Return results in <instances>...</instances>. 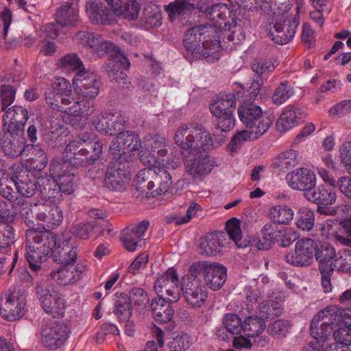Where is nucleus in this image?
Returning <instances> with one entry per match:
<instances>
[{"label":"nucleus","instance_id":"nucleus-1","mask_svg":"<svg viewBox=\"0 0 351 351\" xmlns=\"http://www.w3.org/2000/svg\"><path fill=\"white\" fill-rule=\"evenodd\" d=\"M347 308L337 305L326 306L314 316V323L319 320L324 332L322 337L330 339L333 332L336 343L330 344L329 351H347L346 347L351 345V317L347 314ZM348 314H350L348 313Z\"/></svg>","mask_w":351,"mask_h":351},{"label":"nucleus","instance_id":"nucleus-2","mask_svg":"<svg viewBox=\"0 0 351 351\" xmlns=\"http://www.w3.org/2000/svg\"><path fill=\"white\" fill-rule=\"evenodd\" d=\"M75 86V97L73 104L68 106L66 113L76 117H87L95 110V98L98 95L101 82L98 75L89 73L85 69L79 70L73 79Z\"/></svg>","mask_w":351,"mask_h":351},{"label":"nucleus","instance_id":"nucleus-3","mask_svg":"<svg viewBox=\"0 0 351 351\" xmlns=\"http://www.w3.org/2000/svg\"><path fill=\"white\" fill-rule=\"evenodd\" d=\"M57 245V236L51 231L26 230L25 257L29 268L35 273L40 269V263L51 256Z\"/></svg>","mask_w":351,"mask_h":351},{"label":"nucleus","instance_id":"nucleus-4","mask_svg":"<svg viewBox=\"0 0 351 351\" xmlns=\"http://www.w3.org/2000/svg\"><path fill=\"white\" fill-rule=\"evenodd\" d=\"M40 304L44 311L53 317H62L65 313L66 302L64 296L53 284L40 282L36 287Z\"/></svg>","mask_w":351,"mask_h":351},{"label":"nucleus","instance_id":"nucleus-5","mask_svg":"<svg viewBox=\"0 0 351 351\" xmlns=\"http://www.w3.org/2000/svg\"><path fill=\"white\" fill-rule=\"evenodd\" d=\"M72 89L70 82L64 77H58L51 88L45 93L47 104L53 110L66 113L68 107L73 104Z\"/></svg>","mask_w":351,"mask_h":351},{"label":"nucleus","instance_id":"nucleus-6","mask_svg":"<svg viewBox=\"0 0 351 351\" xmlns=\"http://www.w3.org/2000/svg\"><path fill=\"white\" fill-rule=\"evenodd\" d=\"M183 158L186 171L195 179L204 178L218 167L214 156L198 149L192 155Z\"/></svg>","mask_w":351,"mask_h":351},{"label":"nucleus","instance_id":"nucleus-7","mask_svg":"<svg viewBox=\"0 0 351 351\" xmlns=\"http://www.w3.org/2000/svg\"><path fill=\"white\" fill-rule=\"evenodd\" d=\"M26 301L19 292L8 291L0 298V315L10 322L19 319L27 311Z\"/></svg>","mask_w":351,"mask_h":351},{"label":"nucleus","instance_id":"nucleus-8","mask_svg":"<svg viewBox=\"0 0 351 351\" xmlns=\"http://www.w3.org/2000/svg\"><path fill=\"white\" fill-rule=\"evenodd\" d=\"M24 131L2 128L0 131V145L5 156L15 158L29 152V145H26Z\"/></svg>","mask_w":351,"mask_h":351},{"label":"nucleus","instance_id":"nucleus-9","mask_svg":"<svg viewBox=\"0 0 351 351\" xmlns=\"http://www.w3.org/2000/svg\"><path fill=\"white\" fill-rule=\"evenodd\" d=\"M154 288L158 297L170 302H177L180 298V287L178 272L173 267L169 268L154 282Z\"/></svg>","mask_w":351,"mask_h":351},{"label":"nucleus","instance_id":"nucleus-10","mask_svg":"<svg viewBox=\"0 0 351 351\" xmlns=\"http://www.w3.org/2000/svg\"><path fill=\"white\" fill-rule=\"evenodd\" d=\"M41 341L49 350H57L62 346L69 336L68 327L60 322H52L42 326Z\"/></svg>","mask_w":351,"mask_h":351},{"label":"nucleus","instance_id":"nucleus-11","mask_svg":"<svg viewBox=\"0 0 351 351\" xmlns=\"http://www.w3.org/2000/svg\"><path fill=\"white\" fill-rule=\"evenodd\" d=\"M198 127L197 123L184 124L176 130L174 141L180 148L182 157L192 155L198 149V143L195 140Z\"/></svg>","mask_w":351,"mask_h":351},{"label":"nucleus","instance_id":"nucleus-12","mask_svg":"<svg viewBox=\"0 0 351 351\" xmlns=\"http://www.w3.org/2000/svg\"><path fill=\"white\" fill-rule=\"evenodd\" d=\"M86 269V265L80 261L75 264L61 265L50 273L51 278L59 285H75L81 279Z\"/></svg>","mask_w":351,"mask_h":351},{"label":"nucleus","instance_id":"nucleus-13","mask_svg":"<svg viewBox=\"0 0 351 351\" xmlns=\"http://www.w3.org/2000/svg\"><path fill=\"white\" fill-rule=\"evenodd\" d=\"M240 120L250 129H255L265 119L270 121L268 129L271 125L274 117L272 114H263L262 108L253 102H243L238 108Z\"/></svg>","mask_w":351,"mask_h":351},{"label":"nucleus","instance_id":"nucleus-14","mask_svg":"<svg viewBox=\"0 0 351 351\" xmlns=\"http://www.w3.org/2000/svg\"><path fill=\"white\" fill-rule=\"evenodd\" d=\"M316 241L311 239H302L297 241L295 251L285 255L286 261L292 265L304 267L313 261Z\"/></svg>","mask_w":351,"mask_h":351},{"label":"nucleus","instance_id":"nucleus-15","mask_svg":"<svg viewBox=\"0 0 351 351\" xmlns=\"http://www.w3.org/2000/svg\"><path fill=\"white\" fill-rule=\"evenodd\" d=\"M75 39L82 45L88 47L99 57L114 53L117 47L111 42L106 41L100 35L90 32H79L75 34Z\"/></svg>","mask_w":351,"mask_h":351},{"label":"nucleus","instance_id":"nucleus-16","mask_svg":"<svg viewBox=\"0 0 351 351\" xmlns=\"http://www.w3.org/2000/svg\"><path fill=\"white\" fill-rule=\"evenodd\" d=\"M300 24V16L296 14L291 19L285 20L283 23L276 22L270 27L269 37L278 45H285L294 37Z\"/></svg>","mask_w":351,"mask_h":351},{"label":"nucleus","instance_id":"nucleus-17","mask_svg":"<svg viewBox=\"0 0 351 351\" xmlns=\"http://www.w3.org/2000/svg\"><path fill=\"white\" fill-rule=\"evenodd\" d=\"M195 27L199 34V38H202L204 46L208 49L213 59H218L217 53L220 47L219 36L223 32V28L214 23L199 25Z\"/></svg>","mask_w":351,"mask_h":351},{"label":"nucleus","instance_id":"nucleus-18","mask_svg":"<svg viewBox=\"0 0 351 351\" xmlns=\"http://www.w3.org/2000/svg\"><path fill=\"white\" fill-rule=\"evenodd\" d=\"M182 290L186 303L192 308H199L207 300V288L201 280L182 283Z\"/></svg>","mask_w":351,"mask_h":351},{"label":"nucleus","instance_id":"nucleus-19","mask_svg":"<svg viewBox=\"0 0 351 351\" xmlns=\"http://www.w3.org/2000/svg\"><path fill=\"white\" fill-rule=\"evenodd\" d=\"M289 186L293 189L304 191L306 197L307 192H310L315 186V176L306 168H300L295 171L289 173L286 176Z\"/></svg>","mask_w":351,"mask_h":351},{"label":"nucleus","instance_id":"nucleus-20","mask_svg":"<svg viewBox=\"0 0 351 351\" xmlns=\"http://www.w3.org/2000/svg\"><path fill=\"white\" fill-rule=\"evenodd\" d=\"M183 45L186 51L191 53L194 58H204L208 62L213 60L208 49L204 46L202 38H199V34L195 27L185 32Z\"/></svg>","mask_w":351,"mask_h":351},{"label":"nucleus","instance_id":"nucleus-21","mask_svg":"<svg viewBox=\"0 0 351 351\" xmlns=\"http://www.w3.org/2000/svg\"><path fill=\"white\" fill-rule=\"evenodd\" d=\"M86 148H90V150L93 152L102 153L103 143L99 140L93 141L90 139L87 133H82L66 145L64 150L65 158L69 160L72 156L80 153Z\"/></svg>","mask_w":351,"mask_h":351},{"label":"nucleus","instance_id":"nucleus-22","mask_svg":"<svg viewBox=\"0 0 351 351\" xmlns=\"http://www.w3.org/2000/svg\"><path fill=\"white\" fill-rule=\"evenodd\" d=\"M28 119L27 110L20 106H14L5 110L3 117L2 128L16 131H25Z\"/></svg>","mask_w":351,"mask_h":351},{"label":"nucleus","instance_id":"nucleus-23","mask_svg":"<svg viewBox=\"0 0 351 351\" xmlns=\"http://www.w3.org/2000/svg\"><path fill=\"white\" fill-rule=\"evenodd\" d=\"M269 123L270 121L265 119L261 125L251 131L241 130L235 134L227 146L228 151L232 154L235 153L245 142L258 138L268 130Z\"/></svg>","mask_w":351,"mask_h":351},{"label":"nucleus","instance_id":"nucleus-24","mask_svg":"<svg viewBox=\"0 0 351 351\" xmlns=\"http://www.w3.org/2000/svg\"><path fill=\"white\" fill-rule=\"evenodd\" d=\"M105 0H99L92 3L89 8V17L93 23L101 25H110L116 21V16L113 8H107Z\"/></svg>","mask_w":351,"mask_h":351},{"label":"nucleus","instance_id":"nucleus-25","mask_svg":"<svg viewBox=\"0 0 351 351\" xmlns=\"http://www.w3.org/2000/svg\"><path fill=\"white\" fill-rule=\"evenodd\" d=\"M204 277L206 285L211 289H220L227 279L226 268L217 263H210L206 266Z\"/></svg>","mask_w":351,"mask_h":351},{"label":"nucleus","instance_id":"nucleus-26","mask_svg":"<svg viewBox=\"0 0 351 351\" xmlns=\"http://www.w3.org/2000/svg\"><path fill=\"white\" fill-rule=\"evenodd\" d=\"M202 12L206 14L213 23L217 24V26L219 25V27H223L226 30L228 23L231 21V18L235 17L227 5L221 3L208 6Z\"/></svg>","mask_w":351,"mask_h":351},{"label":"nucleus","instance_id":"nucleus-27","mask_svg":"<svg viewBox=\"0 0 351 351\" xmlns=\"http://www.w3.org/2000/svg\"><path fill=\"white\" fill-rule=\"evenodd\" d=\"M154 177H156L154 169L145 168L138 172L134 180L135 190L138 192L136 197H149V193L154 187Z\"/></svg>","mask_w":351,"mask_h":351},{"label":"nucleus","instance_id":"nucleus-28","mask_svg":"<svg viewBox=\"0 0 351 351\" xmlns=\"http://www.w3.org/2000/svg\"><path fill=\"white\" fill-rule=\"evenodd\" d=\"M226 244V235L223 232L207 234L199 244L200 253L205 256H213L220 252Z\"/></svg>","mask_w":351,"mask_h":351},{"label":"nucleus","instance_id":"nucleus-29","mask_svg":"<svg viewBox=\"0 0 351 351\" xmlns=\"http://www.w3.org/2000/svg\"><path fill=\"white\" fill-rule=\"evenodd\" d=\"M109 7H112L117 16H123L129 20L137 19L140 6L135 0H105Z\"/></svg>","mask_w":351,"mask_h":351},{"label":"nucleus","instance_id":"nucleus-30","mask_svg":"<svg viewBox=\"0 0 351 351\" xmlns=\"http://www.w3.org/2000/svg\"><path fill=\"white\" fill-rule=\"evenodd\" d=\"M174 302L162 297L153 299L151 308L155 321L158 323L169 322L174 314V308L171 306V303Z\"/></svg>","mask_w":351,"mask_h":351},{"label":"nucleus","instance_id":"nucleus-31","mask_svg":"<svg viewBox=\"0 0 351 351\" xmlns=\"http://www.w3.org/2000/svg\"><path fill=\"white\" fill-rule=\"evenodd\" d=\"M320 332H324V329L322 326L319 320H317L314 323V318L311 323V335L313 340L309 342L304 348V351H327L330 349V346L328 343V337H322Z\"/></svg>","mask_w":351,"mask_h":351},{"label":"nucleus","instance_id":"nucleus-32","mask_svg":"<svg viewBox=\"0 0 351 351\" xmlns=\"http://www.w3.org/2000/svg\"><path fill=\"white\" fill-rule=\"evenodd\" d=\"M69 239L66 241V243L63 246L60 243L57 248L53 250V261L60 263L62 265H73L78 262L77 261V247L69 245Z\"/></svg>","mask_w":351,"mask_h":351},{"label":"nucleus","instance_id":"nucleus-33","mask_svg":"<svg viewBox=\"0 0 351 351\" xmlns=\"http://www.w3.org/2000/svg\"><path fill=\"white\" fill-rule=\"evenodd\" d=\"M337 199H315L319 213L326 215H338L343 217L348 213L349 206L343 203H336Z\"/></svg>","mask_w":351,"mask_h":351},{"label":"nucleus","instance_id":"nucleus-34","mask_svg":"<svg viewBox=\"0 0 351 351\" xmlns=\"http://www.w3.org/2000/svg\"><path fill=\"white\" fill-rule=\"evenodd\" d=\"M75 169L72 167L69 160L65 158H53L49 166L50 176L56 182L68 177H75Z\"/></svg>","mask_w":351,"mask_h":351},{"label":"nucleus","instance_id":"nucleus-35","mask_svg":"<svg viewBox=\"0 0 351 351\" xmlns=\"http://www.w3.org/2000/svg\"><path fill=\"white\" fill-rule=\"evenodd\" d=\"M113 51L110 53L108 56L110 57L108 62L104 65V69L107 73L108 76L110 73H116L121 72V69L128 70L130 66V62L128 58L125 56L119 47H117Z\"/></svg>","mask_w":351,"mask_h":351},{"label":"nucleus","instance_id":"nucleus-36","mask_svg":"<svg viewBox=\"0 0 351 351\" xmlns=\"http://www.w3.org/2000/svg\"><path fill=\"white\" fill-rule=\"evenodd\" d=\"M115 297L113 313L120 322H129L132 315L130 298L124 293H117Z\"/></svg>","mask_w":351,"mask_h":351},{"label":"nucleus","instance_id":"nucleus-37","mask_svg":"<svg viewBox=\"0 0 351 351\" xmlns=\"http://www.w3.org/2000/svg\"><path fill=\"white\" fill-rule=\"evenodd\" d=\"M103 232L102 228L95 221L78 223L72 226L71 234L76 238L86 240L91 237H97Z\"/></svg>","mask_w":351,"mask_h":351},{"label":"nucleus","instance_id":"nucleus-38","mask_svg":"<svg viewBox=\"0 0 351 351\" xmlns=\"http://www.w3.org/2000/svg\"><path fill=\"white\" fill-rule=\"evenodd\" d=\"M56 22L62 27L74 25L78 20V12L71 3L59 8L55 14Z\"/></svg>","mask_w":351,"mask_h":351},{"label":"nucleus","instance_id":"nucleus-39","mask_svg":"<svg viewBox=\"0 0 351 351\" xmlns=\"http://www.w3.org/2000/svg\"><path fill=\"white\" fill-rule=\"evenodd\" d=\"M195 8V5L190 0H176L165 6L171 21H174L180 16L189 14Z\"/></svg>","mask_w":351,"mask_h":351},{"label":"nucleus","instance_id":"nucleus-40","mask_svg":"<svg viewBox=\"0 0 351 351\" xmlns=\"http://www.w3.org/2000/svg\"><path fill=\"white\" fill-rule=\"evenodd\" d=\"M4 83L0 87V97L1 110L5 111V109L11 105L16 96V88L19 84L14 80L8 77L3 80Z\"/></svg>","mask_w":351,"mask_h":351},{"label":"nucleus","instance_id":"nucleus-41","mask_svg":"<svg viewBox=\"0 0 351 351\" xmlns=\"http://www.w3.org/2000/svg\"><path fill=\"white\" fill-rule=\"evenodd\" d=\"M234 96L222 95L214 99L210 104V110L213 114H220L223 112H234L236 108V102Z\"/></svg>","mask_w":351,"mask_h":351},{"label":"nucleus","instance_id":"nucleus-42","mask_svg":"<svg viewBox=\"0 0 351 351\" xmlns=\"http://www.w3.org/2000/svg\"><path fill=\"white\" fill-rule=\"evenodd\" d=\"M201 210V206L198 204H191L187 209L186 215H182V212L179 213H171L165 216V222L167 224L175 223L176 226H180L189 223L191 219L197 216L198 211Z\"/></svg>","mask_w":351,"mask_h":351},{"label":"nucleus","instance_id":"nucleus-43","mask_svg":"<svg viewBox=\"0 0 351 351\" xmlns=\"http://www.w3.org/2000/svg\"><path fill=\"white\" fill-rule=\"evenodd\" d=\"M101 154L93 152L90 148H86L80 153L72 156L69 160L72 167L75 169L80 167H87L94 164L101 157Z\"/></svg>","mask_w":351,"mask_h":351},{"label":"nucleus","instance_id":"nucleus-44","mask_svg":"<svg viewBox=\"0 0 351 351\" xmlns=\"http://www.w3.org/2000/svg\"><path fill=\"white\" fill-rule=\"evenodd\" d=\"M265 326V322L263 317L248 316L243 324L242 333L248 337H254L262 333Z\"/></svg>","mask_w":351,"mask_h":351},{"label":"nucleus","instance_id":"nucleus-45","mask_svg":"<svg viewBox=\"0 0 351 351\" xmlns=\"http://www.w3.org/2000/svg\"><path fill=\"white\" fill-rule=\"evenodd\" d=\"M299 162L298 154L292 149L287 150L274 158L272 167L276 169H289L296 166Z\"/></svg>","mask_w":351,"mask_h":351},{"label":"nucleus","instance_id":"nucleus-46","mask_svg":"<svg viewBox=\"0 0 351 351\" xmlns=\"http://www.w3.org/2000/svg\"><path fill=\"white\" fill-rule=\"evenodd\" d=\"M277 230L270 223L265 224L261 230L256 246L260 250H269L276 241Z\"/></svg>","mask_w":351,"mask_h":351},{"label":"nucleus","instance_id":"nucleus-47","mask_svg":"<svg viewBox=\"0 0 351 351\" xmlns=\"http://www.w3.org/2000/svg\"><path fill=\"white\" fill-rule=\"evenodd\" d=\"M19 204V212L23 219L25 224L29 228L28 230H36L34 226V212L38 205L36 203H28L25 199H15Z\"/></svg>","mask_w":351,"mask_h":351},{"label":"nucleus","instance_id":"nucleus-48","mask_svg":"<svg viewBox=\"0 0 351 351\" xmlns=\"http://www.w3.org/2000/svg\"><path fill=\"white\" fill-rule=\"evenodd\" d=\"M19 212V204L14 199H6L0 201V222L12 223Z\"/></svg>","mask_w":351,"mask_h":351},{"label":"nucleus","instance_id":"nucleus-49","mask_svg":"<svg viewBox=\"0 0 351 351\" xmlns=\"http://www.w3.org/2000/svg\"><path fill=\"white\" fill-rule=\"evenodd\" d=\"M294 213L288 206H275L269 210V217L274 223L287 225L293 219Z\"/></svg>","mask_w":351,"mask_h":351},{"label":"nucleus","instance_id":"nucleus-50","mask_svg":"<svg viewBox=\"0 0 351 351\" xmlns=\"http://www.w3.org/2000/svg\"><path fill=\"white\" fill-rule=\"evenodd\" d=\"M133 165L134 160L131 155L114 156L108 168H114L115 172L128 178L130 176Z\"/></svg>","mask_w":351,"mask_h":351},{"label":"nucleus","instance_id":"nucleus-51","mask_svg":"<svg viewBox=\"0 0 351 351\" xmlns=\"http://www.w3.org/2000/svg\"><path fill=\"white\" fill-rule=\"evenodd\" d=\"M121 145L125 147L126 152L130 154L138 150L141 147V141L139 136L132 131H123L118 134Z\"/></svg>","mask_w":351,"mask_h":351},{"label":"nucleus","instance_id":"nucleus-52","mask_svg":"<svg viewBox=\"0 0 351 351\" xmlns=\"http://www.w3.org/2000/svg\"><path fill=\"white\" fill-rule=\"evenodd\" d=\"M128 178L115 172L114 168H108L105 174V184L112 191H121L124 189L125 180Z\"/></svg>","mask_w":351,"mask_h":351},{"label":"nucleus","instance_id":"nucleus-53","mask_svg":"<svg viewBox=\"0 0 351 351\" xmlns=\"http://www.w3.org/2000/svg\"><path fill=\"white\" fill-rule=\"evenodd\" d=\"M293 94V88L288 83V82H281L273 93L272 101L276 105L282 104Z\"/></svg>","mask_w":351,"mask_h":351},{"label":"nucleus","instance_id":"nucleus-54","mask_svg":"<svg viewBox=\"0 0 351 351\" xmlns=\"http://www.w3.org/2000/svg\"><path fill=\"white\" fill-rule=\"evenodd\" d=\"M47 203V209H45L48 213L47 225L49 228H55L58 227L62 221L63 215L60 207L55 204H51L50 199H41Z\"/></svg>","mask_w":351,"mask_h":351},{"label":"nucleus","instance_id":"nucleus-55","mask_svg":"<svg viewBox=\"0 0 351 351\" xmlns=\"http://www.w3.org/2000/svg\"><path fill=\"white\" fill-rule=\"evenodd\" d=\"M335 269L341 273H351V249H345L338 252L334 260Z\"/></svg>","mask_w":351,"mask_h":351},{"label":"nucleus","instance_id":"nucleus-56","mask_svg":"<svg viewBox=\"0 0 351 351\" xmlns=\"http://www.w3.org/2000/svg\"><path fill=\"white\" fill-rule=\"evenodd\" d=\"M251 68L252 71L257 74L256 77L264 79L267 78L270 73H271L274 69V64L269 60H254L251 64Z\"/></svg>","mask_w":351,"mask_h":351},{"label":"nucleus","instance_id":"nucleus-57","mask_svg":"<svg viewBox=\"0 0 351 351\" xmlns=\"http://www.w3.org/2000/svg\"><path fill=\"white\" fill-rule=\"evenodd\" d=\"M215 119V128L221 131L229 132L235 125V119L233 112H223L220 114H213Z\"/></svg>","mask_w":351,"mask_h":351},{"label":"nucleus","instance_id":"nucleus-58","mask_svg":"<svg viewBox=\"0 0 351 351\" xmlns=\"http://www.w3.org/2000/svg\"><path fill=\"white\" fill-rule=\"evenodd\" d=\"M195 140L198 143V149L201 148L203 152L214 149V142L210 132L200 123L197 128Z\"/></svg>","mask_w":351,"mask_h":351},{"label":"nucleus","instance_id":"nucleus-59","mask_svg":"<svg viewBox=\"0 0 351 351\" xmlns=\"http://www.w3.org/2000/svg\"><path fill=\"white\" fill-rule=\"evenodd\" d=\"M318 262L331 261V260L337 256L334 247L328 243H321L316 242V247L314 254Z\"/></svg>","mask_w":351,"mask_h":351},{"label":"nucleus","instance_id":"nucleus-60","mask_svg":"<svg viewBox=\"0 0 351 351\" xmlns=\"http://www.w3.org/2000/svg\"><path fill=\"white\" fill-rule=\"evenodd\" d=\"M315 223V215L311 210L304 208L298 213L296 226L302 230H310Z\"/></svg>","mask_w":351,"mask_h":351},{"label":"nucleus","instance_id":"nucleus-61","mask_svg":"<svg viewBox=\"0 0 351 351\" xmlns=\"http://www.w3.org/2000/svg\"><path fill=\"white\" fill-rule=\"evenodd\" d=\"M291 324L287 320L277 319L269 324L267 332L274 337H282L289 332Z\"/></svg>","mask_w":351,"mask_h":351},{"label":"nucleus","instance_id":"nucleus-62","mask_svg":"<svg viewBox=\"0 0 351 351\" xmlns=\"http://www.w3.org/2000/svg\"><path fill=\"white\" fill-rule=\"evenodd\" d=\"M223 324L230 333L235 335L242 333L243 323L237 315L234 313L226 314Z\"/></svg>","mask_w":351,"mask_h":351},{"label":"nucleus","instance_id":"nucleus-63","mask_svg":"<svg viewBox=\"0 0 351 351\" xmlns=\"http://www.w3.org/2000/svg\"><path fill=\"white\" fill-rule=\"evenodd\" d=\"M121 240L125 250L131 252L137 250L138 243L141 241V239L128 228L121 232Z\"/></svg>","mask_w":351,"mask_h":351},{"label":"nucleus","instance_id":"nucleus-64","mask_svg":"<svg viewBox=\"0 0 351 351\" xmlns=\"http://www.w3.org/2000/svg\"><path fill=\"white\" fill-rule=\"evenodd\" d=\"M340 233L337 234V239L343 245L351 247V216L340 223Z\"/></svg>","mask_w":351,"mask_h":351}]
</instances>
